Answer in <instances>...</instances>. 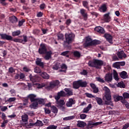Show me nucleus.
Returning <instances> with one entry per match:
<instances>
[{
    "label": "nucleus",
    "mask_w": 129,
    "mask_h": 129,
    "mask_svg": "<svg viewBox=\"0 0 129 129\" xmlns=\"http://www.w3.org/2000/svg\"><path fill=\"white\" fill-rule=\"evenodd\" d=\"M80 13L83 18H84V20L87 21V18H88V15L87 14V13H86V10H85V9H81L80 10Z\"/></svg>",
    "instance_id": "9d476101"
},
{
    "label": "nucleus",
    "mask_w": 129,
    "mask_h": 129,
    "mask_svg": "<svg viewBox=\"0 0 129 129\" xmlns=\"http://www.w3.org/2000/svg\"><path fill=\"white\" fill-rule=\"evenodd\" d=\"M33 103L31 104V106L33 107V108H36L39 106L38 103L37 101H33Z\"/></svg>",
    "instance_id": "c03bdc74"
},
{
    "label": "nucleus",
    "mask_w": 129,
    "mask_h": 129,
    "mask_svg": "<svg viewBox=\"0 0 129 129\" xmlns=\"http://www.w3.org/2000/svg\"><path fill=\"white\" fill-rule=\"evenodd\" d=\"M96 79L97 81L100 82L101 83H104L105 82L104 80L100 77H97Z\"/></svg>",
    "instance_id": "4d7b16f0"
},
{
    "label": "nucleus",
    "mask_w": 129,
    "mask_h": 129,
    "mask_svg": "<svg viewBox=\"0 0 129 129\" xmlns=\"http://www.w3.org/2000/svg\"><path fill=\"white\" fill-rule=\"evenodd\" d=\"M29 119V116L27 114H24L22 116V120L23 122H27Z\"/></svg>",
    "instance_id": "473e14b6"
},
{
    "label": "nucleus",
    "mask_w": 129,
    "mask_h": 129,
    "mask_svg": "<svg viewBox=\"0 0 129 129\" xmlns=\"http://www.w3.org/2000/svg\"><path fill=\"white\" fill-rule=\"evenodd\" d=\"M57 127H58L57 125L52 124V125H49L48 126L46 127V129H56Z\"/></svg>",
    "instance_id": "09e8293b"
},
{
    "label": "nucleus",
    "mask_w": 129,
    "mask_h": 129,
    "mask_svg": "<svg viewBox=\"0 0 129 129\" xmlns=\"http://www.w3.org/2000/svg\"><path fill=\"white\" fill-rule=\"evenodd\" d=\"M46 8V4L45 3L41 4L39 6V9L41 10V11H43V10H44Z\"/></svg>",
    "instance_id": "8fccbe9b"
},
{
    "label": "nucleus",
    "mask_w": 129,
    "mask_h": 129,
    "mask_svg": "<svg viewBox=\"0 0 129 129\" xmlns=\"http://www.w3.org/2000/svg\"><path fill=\"white\" fill-rule=\"evenodd\" d=\"M44 112L46 114H50L51 113V111L49 108H44Z\"/></svg>",
    "instance_id": "bf43d9fd"
},
{
    "label": "nucleus",
    "mask_w": 129,
    "mask_h": 129,
    "mask_svg": "<svg viewBox=\"0 0 129 129\" xmlns=\"http://www.w3.org/2000/svg\"><path fill=\"white\" fill-rule=\"evenodd\" d=\"M44 125V123L43 122L40 120H37L36 122H35V126H43Z\"/></svg>",
    "instance_id": "c9c22d12"
},
{
    "label": "nucleus",
    "mask_w": 129,
    "mask_h": 129,
    "mask_svg": "<svg viewBox=\"0 0 129 129\" xmlns=\"http://www.w3.org/2000/svg\"><path fill=\"white\" fill-rule=\"evenodd\" d=\"M52 112L53 113H57L58 112V109L56 106L53 105L51 107Z\"/></svg>",
    "instance_id": "a19ab883"
},
{
    "label": "nucleus",
    "mask_w": 129,
    "mask_h": 129,
    "mask_svg": "<svg viewBox=\"0 0 129 129\" xmlns=\"http://www.w3.org/2000/svg\"><path fill=\"white\" fill-rule=\"evenodd\" d=\"M74 56L75 57H77V58H80L81 56V54H80V52L78 51H75L74 52Z\"/></svg>",
    "instance_id": "79ce46f5"
},
{
    "label": "nucleus",
    "mask_w": 129,
    "mask_h": 129,
    "mask_svg": "<svg viewBox=\"0 0 129 129\" xmlns=\"http://www.w3.org/2000/svg\"><path fill=\"white\" fill-rule=\"evenodd\" d=\"M88 64L90 67L100 69V67L103 65V61L97 59H93L89 60Z\"/></svg>",
    "instance_id": "f257e3e1"
},
{
    "label": "nucleus",
    "mask_w": 129,
    "mask_h": 129,
    "mask_svg": "<svg viewBox=\"0 0 129 129\" xmlns=\"http://www.w3.org/2000/svg\"><path fill=\"white\" fill-rule=\"evenodd\" d=\"M100 41L97 40H92L90 37H86V41L84 43L85 47H90V46H95V45H99Z\"/></svg>",
    "instance_id": "f03ea898"
},
{
    "label": "nucleus",
    "mask_w": 129,
    "mask_h": 129,
    "mask_svg": "<svg viewBox=\"0 0 129 129\" xmlns=\"http://www.w3.org/2000/svg\"><path fill=\"white\" fill-rule=\"evenodd\" d=\"M114 98L115 99V101L117 102V101H119V100H121V99H123V97L121 96H115L114 97Z\"/></svg>",
    "instance_id": "4c0bfd02"
},
{
    "label": "nucleus",
    "mask_w": 129,
    "mask_h": 129,
    "mask_svg": "<svg viewBox=\"0 0 129 129\" xmlns=\"http://www.w3.org/2000/svg\"><path fill=\"white\" fill-rule=\"evenodd\" d=\"M23 40H21L22 42L27 43L28 42V37L26 35H23Z\"/></svg>",
    "instance_id": "6e6d98bb"
},
{
    "label": "nucleus",
    "mask_w": 129,
    "mask_h": 129,
    "mask_svg": "<svg viewBox=\"0 0 129 129\" xmlns=\"http://www.w3.org/2000/svg\"><path fill=\"white\" fill-rule=\"evenodd\" d=\"M45 54H46L44 57V59H45V60H50L52 56V51L49 50L47 51V52H46Z\"/></svg>",
    "instance_id": "4be33fe9"
},
{
    "label": "nucleus",
    "mask_w": 129,
    "mask_h": 129,
    "mask_svg": "<svg viewBox=\"0 0 129 129\" xmlns=\"http://www.w3.org/2000/svg\"><path fill=\"white\" fill-rule=\"evenodd\" d=\"M100 13H106L107 12V3L103 4L99 9Z\"/></svg>",
    "instance_id": "0eeeda50"
},
{
    "label": "nucleus",
    "mask_w": 129,
    "mask_h": 129,
    "mask_svg": "<svg viewBox=\"0 0 129 129\" xmlns=\"http://www.w3.org/2000/svg\"><path fill=\"white\" fill-rule=\"evenodd\" d=\"M129 127V123H125L122 127V129H126L128 128Z\"/></svg>",
    "instance_id": "774afa93"
},
{
    "label": "nucleus",
    "mask_w": 129,
    "mask_h": 129,
    "mask_svg": "<svg viewBox=\"0 0 129 129\" xmlns=\"http://www.w3.org/2000/svg\"><path fill=\"white\" fill-rule=\"evenodd\" d=\"M122 96L124 99H128L129 98V93L127 92H124L122 94Z\"/></svg>",
    "instance_id": "49530a36"
},
{
    "label": "nucleus",
    "mask_w": 129,
    "mask_h": 129,
    "mask_svg": "<svg viewBox=\"0 0 129 129\" xmlns=\"http://www.w3.org/2000/svg\"><path fill=\"white\" fill-rule=\"evenodd\" d=\"M59 83H60V82H59V81L58 80L53 81L50 83L49 88H54V87H56V86H58Z\"/></svg>",
    "instance_id": "dca6fc26"
},
{
    "label": "nucleus",
    "mask_w": 129,
    "mask_h": 129,
    "mask_svg": "<svg viewBox=\"0 0 129 129\" xmlns=\"http://www.w3.org/2000/svg\"><path fill=\"white\" fill-rule=\"evenodd\" d=\"M35 63L37 66L41 67V68H44V62H42V59L39 57L36 58Z\"/></svg>",
    "instance_id": "a211bd4d"
},
{
    "label": "nucleus",
    "mask_w": 129,
    "mask_h": 129,
    "mask_svg": "<svg viewBox=\"0 0 129 129\" xmlns=\"http://www.w3.org/2000/svg\"><path fill=\"white\" fill-rule=\"evenodd\" d=\"M47 45L45 43H41L38 49V53L40 55H44L47 53Z\"/></svg>",
    "instance_id": "423d86ee"
},
{
    "label": "nucleus",
    "mask_w": 129,
    "mask_h": 129,
    "mask_svg": "<svg viewBox=\"0 0 129 129\" xmlns=\"http://www.w3.org/2000/svg\"><path fill=\"white\" fill-rule=\"evenodd\" d=\"M80 87H87V82L86 81H83L81 80H80Z\"/></svg>",
    "instance_id": "c756f323"
},
{
    "label": "nucleus",
    "mask_w": 129,
    "mask_h": 129,
    "mask_svg": "<svg viewBox=\"0 0 129 129\" xmlns=\"http://www.w3.org/2000/svg\"><path fill=\"white\" fill-rule=\"evenodd\" d=\"M54 99H55L56 104L58 105L57 107H59V106H61L65 104L64 100L57 99V98H54Z\"/></svg>",
    "instance_id": "f3484780"
},
{
    "label": "nucleus",
    "mask_w": 129,
    "mask_h": 129,
    "mask_svg": "<svg viewBox=\"0 0 129 129\" xmlns=\"http://www.w3.org/2000/svg\"><path fill=\"white\" fill-rule=\"evenodd\" d=\"M61 55L62 56H65L67 58H69L70 57V51H66L61 52Z\"/></svg>",
    "instance_id": "2f4dec72"
},
{
    "label": "nucleus",
    "mask_w": 129,
    "mask_h": 129,
    "mask_svg": "<svg viewBox=\"0 0 129 129\" xmlns=\"http://www.w3.org/2000/svg\"><path fill=\"white\" fill-rule=\"evenodd\" d=\"M73 87L74 89H78L80 87V80L75 81L73 84Z\"/></svg>",
    "instance_id": "b1692460"
},
{
    "label": "nucleus",
    "mask_w": 129,
    "mask_h": 129,
    "mask_svg": "<svg viewBox=\"0 0 129 129\" xmlns=\"http://www.w3.org/2000/svg\"><path fill=\"white\" fill-rule=\"evenodd\" d=\"M104 37L110 44H113V42H112V36H111V35L108 33H105Z\"/></svg>",
    "instance_id": "9b49d317"
},
{
    "label": "nucleus",
    "mask_w": 129,
    "mask_h": 129,
    "mask_svg": "<svg viewBox=\"0 0 129 129\" xmlns=\"http://www.w3.org/2000/svg\"><path fill=\"white\" fill-rule=\"evenodd\" d=\"M66 24L67 26H70V24H71V19H69L66 20Z\"/></svg>",
    "instance_id": "69168bd1"
},
{
    "label": "nucleus",
    "mask_w": 129,
    "mask_h": 129,
    "mask_svg": "<svg viewBox=\"0 0 129 129\" xmlns=\"http://www.w3.org/2000/svg\"><path fill=\"white\" fill-rule=\"evenodd\" d=\"M66 93L64 91H60L57 93V95L54 96V98L60 99L61 97H66Z\"/></svg>",
    "instance_id": "1a4fd4ad"
},
{
    "label": "nucleus",
    "mask_w": 129,
    "mask_h": 129,
    "mask_svg": "<svg viewBox=\"0 0 129 129\" xmlns=\"http://www.w3.org/2000/svg\"><path fill=\"white\" fill-rule=\"evenodd\" d=\"M73 104H75V100L72 98H70L69 101H68L66 103V105L67 107H72Z\"/></svg>",
    "instance_id": "4468645a"
},
{
    "label": "nucleus",
    "mask_w": 129,
    "mask_h": 129,
    "mask_svg": "<svg viewBox=\"0 0 129 129\" xmlns=\"http://www.w3.org/2000/svg\"><path fill=\"white\" fill-rule=\"evenodd\" d=\"M112 66L114 68H116L117 69H120V67L119 66V63L118 61L115 62L113 63Z\"/></svg>",
    "instance_id": "ea45409f"
},
{
    "label": "nucleus",
    "mask_w": 129,
    "mask_h": 129,
    "mask_svg": "<svg viewBox=\"0 0 129 129\" xmlns=\"http://www.w3.org/2000/svg\"><path fill=\"white\" fill-rule=\"evenodd\" d=\"M119 76L122 79H126V78H128L127 73L125 71H122L121 72L119 73Z\"/></svg>",
    "instance_id": "5701e85b"
},
{
    "label": "nucleus",
    "mask_w": 129,
    "mask_h": 129,
    "mask_svg": "<svg viewBox=\"0 0 129 129\" xmlns=\"http://www.w3.org/2000/svg\"><path fill=\"white\" fill-rule=\"evenodd\" d=\"M94 30L95 31H96V32L99 33V34H104V33H105V31H104L103 28L100 26L95 27Z\"/></svg>",
    "instance_id": "6ab92c4d"
},
{
    "label": "nucleus",
    "mask_w": 129,
    "mask_h": 129,
    "mask_svg": "<svg viewBox=\"0 0 129 129\" xmlns=\"http://www.w3.org/2000/svg\"><path fill=\"white\" fill-rule=\"evenodd\" d=\"M117 56L119 59H123V58H126L127 57V55L125 53H124V51L123 50H120V51H118L117 53Z\"/></svg>",
    "instance_id": "6e6552de"
},
{
    "label": "nucleus",
    "mask_w": 129,
    "mask_h": 129,
    "mask_svg": "<svg viewBox=\"0 0 129 129\" xmlns=\"http://www.w3.org/2000/svg\"><path fill=\"white\" fill-rule=\"evenodd\" d=\"M16 99H17L16 97H11V98H9L7 100V101H8V102H13V101H15Z\"/></svg>",
    "instance_id": "13d9d810"
},
{
    "label": "nucleus",
    "mask_w": 129,
    "mask_h": 129,
    "mask_svg": "<svg viewBox=\"0 0 129 129\" xmlns=\"http://www.w3.org/2000/svg\"><path fill=\"white\" fill-rule=\"evenodd\" d=\"M25 19H22L21 21H19L18 22V26L19 27H22L23 26L24 23H25Z\"/></svg>",
    "instance_id": "5fc2aeb1"
},
{
    "label": "nucleus",
    "mask_w": 129,
    "mask_h": 129,
    "mask_svg": "<svg viewBox=\"0 0 129 129\" xmlns=\"http://www.w3.org/2000/svg\"><path fill=\"white\" fill-rule=\"evenodd\" d=\"M22 101H23V105H27L29 103V98H23Z\"/></svg>",
    "instance_id": "e433bc0d"
},
{
    "label": "nucleus",
    "mask_w": 129,
    "mask_h": 129,
    "mask_svg": "<svg viewBox=\"0 0 129 129\" xmlns=\"http://www.w3.org/2000/svg\"><path fill=\"white\" fill-rule=\"evenodd\" d=\"M82 5L84 8L87 9L88 11H89V5L87 1H84L82 2Z\"/></svg>",
    "instance_id": "7c9ffc66"
},
{
    "label": "nucleus",
    "mask_w": 129,
    "mask_h": 129,
    "mask_svg": "<svg viewBox=\"0 0 129 129\" xmlns=\"http://www.w3.org/2000/svg\"><path fill=\"white\" fill-rule=\"evenodd\" d=\"M113 77L116 81H118V80L119 79L118 78V74H117V72H116L115 71H114L113 73Z\"/></svg>",
    "instance_id": "a18cd8bd"
},
{
    "label": "nucleus",
    "mask_w": 129,
    "mask_h": 129,
    "mask_svg": "<svg viewBox=\"0 0 129 129\" xmlns=\"http://www.w3.org/2000/svg\"><path fill=\"white\" fill-rule=\"evenodd\" d=\"M9 20L10 22L12 24H16V23H18V18L15 16L10 17Z\"/></svg>",
    "instance_id": "a878e982"
},
{
    "label": "nucleus",
    "mask_w": 129,
    "mask_h": 129,
    "mask_svg": "<svg viewBox=\"0 0 129 129\" xmlns=\"http://www.w3.org/2000/svg\"><path fill=\"white\" fill-rule=\"evenodd\" d=\"M64 91L66 92V96H71L73 95V90L71 89V88H66L64 89Z\"/></svg>",
    "instance_id": "ddd939ff"
},
{
    "label": "nucleus",
    "mask_w": 129,
    "mask_h": 129,
    "mask_svg": "<svg viewBox=\"0 0 129 129\" xmlns=\"http://www.w3.org/2000/svg\"><path fill=\"white\" fill-rule=\"evenodd\" d=\"M103 90L105 91L104 97L106 98V100H111V95L110 94V90L108 87L104 86L103 88Z\"/></svg>",
    "instance_id": "39448f33"
},
{
    "label": "nucleus",
    "mask_w": 129,
    "mask_h": 129,
    "mask_svg": "<svg viewBox=\"0 0 129 129\" xmlns=\"http://www.w3.org/2000/svg\"><path fill=\"white\" fill-rule=\"evenodd\" d=\"M0 36L3 40H7V41H13L15 43H19L21 42V39L18 38L13 39V37L9 35L6 33H0Z\"/></svg>",
    "instance_id": "20e7f679"
},
{
    "label": "nucleus",
    "mask_w": 129,
    "mask_h": 129,
    "mask_svg": "<svg viewBox=\"0 0 129 129\" xmlns=\"http://www.w3.org/2000/svg\"><path fill=\"white\" fill-rule=\"evenodd\" d=\"M109 15H110V13L108 12L107 14H105L104 15V18L105 19V20H108L109 18Z\"/></svg>",
    "instance_id": "052dcab7"
},
{
    "label": "nucleus",
    "mask_w": 129,
    "mask_h": 129,
    "mask_svg": "<svg viewBox=\"0 0 129 129\" xmlns=\"http://www.w3.org/2000/svg\"><path fill=\"white\" fill-rule=\"evenodd\" d=\"M41 76L43 79H49V78H50V76H49V75H48L47 73H42Z\"/></svg>",
    "instance_id": "72a5a7b5"
},
{
    "label": "nucleus",
    "mask_w": 129,
    "mask_h": 129,
    "mask_svg": "<svg viewBox=\"0 0 129 129\" xmlns=\"http://www.w3.org/2000/svg\"><path fill=\"white\" fill-rule=\"evenodd\" d=\"M105 80L107 82H111L112 81V75L109 73L106 74L105 77Z\"/></svg>",
    "instance_id": "aec40b11"
},
{
    "label": "nucleus",
    "mask_w": 129,
    "mask_h": 129,
    "mask_svg": "<svg viewBox=\"0 0 129 129\" xmlns=\"http://www.w3.org/2000/svg\"><path fill=\"white\" fill-rule=\"evenodd\" d=\"M87 124H86V122H85L83 121H78L77 126L78 127H84L85 126H86Z\"/></svg>",
    "instance_id": "393cba45"
},
{
    "label": "nucleus",
    "mask_w": 129,
    "mask_h": 129,
    "mask_svg": "<svg viewBox=\"0 0 129 129\" xmlns=\"http://www.w3.org/2000/svg\"><path fill=\"white\" fill-rule=\"evenodd\" d=\"M27 98L29 99L31 102H34L37 100V95L34 94H30L27 96Z\"/></svg>",
    "instance_id": "f8f14e48"
},
{
    "label": "nucleus",
    "mask_w": 129,
    "mask_h": 129,
    "mask_svg": "<svg viewBox=\"0 0 129 129\" xmlns=\"http://www.w3.org/2000/svg\"><path fill=\"white\" fill-rule=\"evenodd\" d=\"M9 73H14L15 72V69H14V68L10 67L8 70Z\"/></svg>",
    "instance_id": "0e129e2a"
},
{
    "label": "nucleus",
    "mask_w": 129,
    "mask_h": 129,
    "mask_svg": "<svg viewBox=\"0 0 129 129\" xmlns=\"http://www.w3.org/2000/svg\"><path fill=\"white\" fill-rule=\"evenodd\" d=\"M36 126V122L35 123H29V124L27 125V128H31L32 126Z\"/></svg>",
    "instance_id": "603ef678"
},
{
    "label": "nucleus",
    "mask_w": 129,
    "mask_h": 129,
    "mask_svg": "<svg viewBox=\"0 0 129 129\" xmlns=\"http://www.w3.org/2000/svg\"><path fill=\"white\" fill-rule=\"evenodd\" d=\"M85 95L87 97H88L89 98H94V96L93 95L89 93H86Z\"/></svg>",
    "instance_id": "3c124183"
},
{
    "label": "nucleus",
    "mask_w": 129,
    "mask_h": 129,
    "mask_svg": "<svg viewBox=\"0 0 129 129\" xmlns=\"http://www.w3.org/2000/svg\"><path fill=\"white\" fill-rule=\"evenodd\" d=\"M57 40L58 41H59V40H61V41H64V35L62 33H58L57 35Z\"/></svg>",
    "instance_id": "f704fd0d"
},
{
    "label": "nucleus",
    "mask_w": 129,
    "mask_h": 129,
    "mask_svg": "<svg viewBox=\"0 0 129 129\" xmlns=\"http://www.w3.org/2000/svg\"><path fill=\"white\" fill-rule=\"evenodd\" d=\"M29 78L30 81H32L33 83L35 82H38L40 80V79L37 76H33L32 74H30Z\"/></svg>",
    "instance_id": "2eb2a0df"
},
{
    "label": "nucleus",
    "mask_w": 129,
    "mask_h": 129,
    "mask_svg": "<svg viewBox=\"0 0 129 129\" xmlns=\"http://www.w3.org/2000/svg\"><path fill=\"white\" fill-rule=\"evenodd\" d=\"M53 69L54 70H58L59 68H60V67H59V63H55L53 66Z\"/></svg>",
    "instance_id": "864d4df0"
},
{
    "label": "nucleus",
    "mask_w": 129,
    "mask_h": 129,
    "mask_svg": "<svg viewBox=\"0 0 129 129\" xmlns=\"http://www.w3.org/2000/svg\"><path fill=\"white\" fill-rule=\"evenodd\" d=\"M66 41H64L63 45L64 47H67V45H70L73 42V40H74V38H75V35L74 33H71L65 35Z\"/></svg>",
    "instance_id": "7ed1b4c3"
},
{
    "label": "nucleus",
    "mask_w": 129,
    "mask_h": 129,
    "mask_svg": "<svg viewBox=\"0 0 129 129\" xmlns=\"http://www.w3.org/2000/svg\"><path fill=\"white\" fill-rule=\"evenodd\" d=\"M117 87L120 88H125V85L123 83L119 82L118 83Z\"/></svg>",
    "instance_id": "de8ad7c7"
},
{
    "label": "nucleus",
    "mask_w": 129,
    "mask_h": 129,
    "mask_svg": "<svg viewBox=\"0 0 129 129\" xmlns=\"http://www.w3.org/2000/svg\"><path fill=\"white\" fill-rule=\"evenodd\" d=\"M37 102V103H38V104H41L42 105H45V99H43V98H37L36 99V101Z\"/></svg>",
    "instance_id": "bb28decb"
},
{
    "label": "nucleus",
    "mask_w": 129,
    "mask_h": 129,
    "mask_svg": "<svg viewBox=\"0 0 129 129\" xmlns=\"http://www.w3.org/2000/svg\"><path fill=\"white\" fill-rule=\"evenodd\" d=\"M88 73L86 70H83L82 72H80L81 75H87Z\"/></svg>",
    "instance_id": "e2e57ef3"
},
{
    "label": "nucleus",
    "mask_w": 129,
    "mask_h": 129,
    "mask_svg": "<svg viewBox=\"0 0 129 129\" xmlns=\"http://www.w3.org/2000/svg\"><path fill=\"white\" fill-rule=\"evenodd\" d=\"M74 118H75V116L72 115L63 118V120H71V119H74Z\"/></svg>",
    "instance_id": "37998d69"
},
{
    "label": "nucleus",
    "mask_w": 129,
    "mask_h": 129,
    "mask_svg": "<svg viewBox=\"0 0 129 129\" xmlns=\"http://www.w3.org/2000/svg\"><path fill=\"white\" fill-rule=\"evenodd\" d=\"M96 101H97V103L99 105H103V101H102V99L100 98V97H96L95 98Z\"/></svg>",
    "instance_id": "cd10ccee"
},
{
    "label": "nucleus",
    "mask_w": 129,
    "mask_h": 129,
    "mask_svg": "<svg viewBox=\"0 0 129 129\" xmlns=\"http://www.w3.org/2000/svg\"><path fill=\"white\" fill-rule=\"evenodd\" d=\"M61 69H65L64 70H60V72H66V69H67V66L65 64V63H63L61 66Z\"/></svg>",
    "instance_id": "58836bf2"
},
{
    "label": "nucleus",
    "mask_w": 129,
    "mask_h": 129,
    "mask_svg": "<svg viewBox=\"0 0 129 129\" xmlns=\"http://www.w3.org/2000/svg\"><path fill=\"white\" fill-rule=\"evenodd\" d=\"M86 114H81L80 115V117L81 118V119H85V118H86Z\"/></svg>",
    "instance_id": "680f3d73"
},
{
    "label": "nucleus",
    "mask_w": 129,
    "mask_h": 129,
    "mask_svg": "<svg viewBox=\"0 0 129 129\" xmlns=\"http://www.w3.org/2000/svg\"><path fill=\"white\" fill-rule=\"evenodd\" d=\"M101 123H102V121L96 122L95 123L94 122L93 126H97V125H99V124H101Z\"/></svg>",
    "instance_id": "338daca9"
},
{
    "label": "nucleus",
    "mask_w": 129,
    "mask_h": 129,
    "mask_svg": "<svg viewBox=\"0 0 129 129\" xmlns=\"http://www.w3.org/2000/svg\"><path fill=\"white\" fill-rule=\"evenodd\" d=\"M92 108V104L91 103H90L88 105V106L84 108L83 110V113H88V111L90 110Z\"/></svg>",
    "instance_id": "412c9836"
},
{
    "label": "nucleus",
    "mask_w": 129,
    "mask_h": 129,
    "mask_svg": "<svg viewBox=\"0 0 129 129\" xmlns=\"http://www.w3.org/2000/svg\"><path fill=\"white\" fill-rule=\"evenodd\" d=\"M20 35H21V30H17L12 32V36L13 37H17L20 36Z\"/></svg>",
    "instance_id": "c85d7f7f"
}]
</instances>
